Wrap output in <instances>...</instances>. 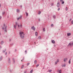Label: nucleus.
Returning <instances> with one entry per match:
<instances>
[{"instance_id":"nucleus-45","label":"nucleus","mask_w":73,"mask_h":73,"mask_svg":"<svg viewBox=\"0 0 73 73\" xmlns=\"http://www.w3.org/2000/svg\"><path fill=\"white\" fill-rule=\"evenodd\" d=\"M1 58H2V57H1Z\"/></svg>"},{"instance_id":"nucleus-8","label":"nucleus","mask_w":73,"mask_h":73,"mask_svg":"<svg viewBox=\"0 0 73 73\" xmlns=\"http://www.w3.org/2000/svg\"><path fill=\"white\" fill-rule=\"evenodd\" d=\"M67 35L68 36H70V35H71V34L70 33H67Z\"/></svg>"},{"instance_id":"nucleus-18","label":"nucleus","mask_w":73,"mask_h":73,"mask_svg":"<svg viewBox=\"0 0 73 73\" xmlns=\"http://www.w3.org/2000/svg\"><path fill=\"white\" fill-rule=\"evenodd\" d=\"M39 66V64H37L36 65V67H38Z\"/></svg>"},{"instance_id":"nucleus-3","label":"nucleus","mask_w":73,"mask_h":73,"mask_svg":"<svg viewBox=\"0 0 73 73\" xmlns=\"http://www.w3.org/2000/svg\"><path fill=\"white\" fill-rule=\"evenodd\" d=\"M17 26L18 28H20V25H19V23L17 22H16L15 25H14V27L15 29L16 28V27Z\"/></svg>"},{"instance_id":"nucleus-2","label":"nucleus","mask_w":73,"mask_h":73,"mask_svg":"<svg viewBox=\"0 0 73 73\" xmlns=\"http://www.w3.org/2000/svg\"><path fill=\"white\" fill-rule=\"evenodd\" d=\"M3 30H5V32H7V26L5 24L3 25V27H2Z\"/></svg>"},{"instance_id":"nucleus-39","label":"nucleus","mask_w":73,"mask_h":73,"mask_svg":"<svg viewBox=\"0 0 73 73\" xmlns=\"http://www.w3.org/2000/svg\"><path fill=\"white\" fill-rule=\"evenodd\" d=\"M63 1V0H60V1Z\"/></svg>"},{"instance_id":"nucleus-44","label":"nucleus","mask_w":73,"mask_h":73,"mask_svg":"<svg viewBox=\"0 0 73 73\" xmlns=\"http://www.w3.org/2000/svg\"><path fill=\"white\" fill-rule=\"evenodd\" d=\"M21 61H23V60H21Z\"/></svg>"},{"instance_id":"nucleus-36","label":"nucleus","mask_w":73,"mask_h":73,"mask_svg":"<svg viewBox=\"0 0 73 73\" xmlns=\"http://www.w3.org/2000/svg\"><path fill=\"white\" fill-rule=\"evenodd\" d=\"M60 8H58V11H59V10H60Z\"/></svg>"},{"instance_id":"nucleus-10","label":"nucleus","mask_w":73,"mask_h":73,"mask_svg":"<svg viewBox=\"0 0 73 73\" xmlns=\"http://www.w3.org/2000/svg\"><path fill=\"white\" fill-rule=\"evenodd\" d=\"M57 7H59L60 6V3H58L57 4Z\"/></svg>"},{"instance_id":"nucleus-42","label":"nucleus","mask_w":73,"mask_h":73,"mask_svg":"<svg viewBox=\"0 0 73 73\" xmlns=\"http://www.w3.org/2000/svg\"><path fill=\"white\" fill-rule=\"evenodd\" d=\"M5 55H6V54H7V53H5Z\"/></svg>"},{"instance_id":"nucleus-13","label":"nucleus","mask_w":73,"mask_h":73,"mask_svg":"<svg viewBox=\"0 0 73 73\" xmlns=\"http://www.w3.org/2000/svg\"><path fill=\"white\" fill-rule=\"evenodd\" d=\"M34 63H35V64H36V63H37V61H36V60H35V61Z\"/></svg>"},{"instance_id":"nucleus-30","label":"nucleus","mask_w":73,"mask_h":73,"mask_svg":"<svg viewBox=\"0 0 73 73\" xmlns=\"http://www.w3.org/2000/svg\"><path fill=\"white\" fill-rule=\"evenodd\" d=\"M20 27L21 28H22V25H21Z\"/></svg>"},{"instance_id":"nucleus-28","label":"nucleus","mask_w":73,"mask_h":73,"mask_svg":"<svg viewBox=\"0 0 73 73\" xmlns=\"http://www.w3.org/2000/svg\"><path fill=\"white\" fill-rule=\"evenodd\" d=\"M64 3V1H62V4H63Z\"/></svg>"},{"instance_id":"nucleus-21","label":"nucleus","mask_w":73,"mask_h":73,"mask_svg":"<svg viewBox=\"0 0 73 73\" xmlns=\"http://www.w3.org/2000/svg\"><path fill=\"white\" fill-rule=\"evenodd\" d=\"M38 38L39 39H41V37L40 36Z\"/></svg>"},{"instance_id":"nucleus-22","label":"nucleus","mask_w":73,"mask_h":73,"mask_svg":"<svg viewBox=\"0 0 73 73\" xmlns=\"http://www.w3.org/2000/svg\"><path fill=\"white\" fill-rule=\"evenodd\" d=\"M26 15H27V16H28V13H26Z\"/></svg>"},{"instance_id":"nucleus-17","label":"nucleus","mask_w":73,"mask_h":73,"mask_svg":"<svg viewBox=\"0 0 73 73\" xmlns=\"http://www.w3.org/2000/svg\"><path fill=\"white\" fill-rule=\"evenodd\" d=\"M24 65H23L22 66V67H21V68L22 69H23V68H24Z\"/></svg>"},{"instance_id":"nucleus-20","label":"nucleus","mask_w":73,"mask_h":73,"mask_svg":"<svg viewBox=\"0 0 73 73\" xmlns=\"http://www.w3.org/2000/svg\"><path fill=\"white\" fill-rule=\"evenodd\" d=\"M56 62H59V60H58V59L57 60Z\"/></svg>"},{"instance_id":"nucleus-43","label":"nucleus","mask_w":73,"mask_h":73,"mask_svg":"<svg viewBox=\"0 0 73 73\" xmlns=\"http://www.w3.org/2000/svg\"><path fill=\"white\" fill-rule=\"evenodd\" d=\"M72 45H73V42L72 43Z\"/></svg>"},{"instance_id":"nucleus-38","label":"nucleus","mask_w":73,"mask_h":73,"mask_svg":"<svg viewBox=\"0 0 73 73\" xmlns=\"http://www.w3.org/2000/svg\"><path fill=\"white\" fill-rule=\"evenodd\" d=\"M1 19V17L0 16V19Z\"/></svg>"},{"instance_id":"nucleus-27","label":"nucleus","mask_w":73,"mask_h":73,"mask_svg":"<svg viewBox=\"0 0 73 73\" xmlns=\"http://www.w3.org/2000/svg\"><path fill=\"white\" fill-rule=\"evenodd\" d=\"M52 72V70H49V72Z\"/></svg>"},{"instance_id":"nucleus-33","label":"nucleus","mask_w":73,"mask_h":73,"mask_svg":"<svg viewBox=\"0 0 73 73\" xmlns=\"http://www.w3.org/2000/svg\"><path fill=\"white\" fill-rule=\"evenodd\" d=\"M53 17H54V19L55 18V16H53Z\"/></svg>"},{"instance_id":"nucleus-6","label":"nucleus","mask_w":73,"mask_h":73,"mask_svg":"<svg viewBox=\"0 0 73 73\" xmlns=\"http://www.w3.org/2000/svg\"><path fill=\"white\" fill-rule=\"evenodd\" d=\"M32 29H33V31H35V29H36L33 26L31 27Z\"/></svg>"},{"instance_id":"nucleus-29","label":"nucleus","mask_w":73,"mask_h":73,"mask_svg":"<svg viewBox=\"0 0 73 73\" xmlns=\"http://www.w3.org/2000/svg\"><path fill=\"white\" fill-rule=\"evenodd\" d=\"M51 27H53V24H52L51 25Z\"/></svg>"},{"instance_id":"nucleus-35","label":"nucleus","mask_w":73,"mask_h":73,"mask_svg":"<svg viewBox=\"0 0 73 73\" xmlns=\"http://www.w3.org/2000/svg\"><path fill=\"white\" fill-rule=\"evenodd\" d=\"M69 21H72V19H70Z\"/></svg>"},{"instance_id":"nucleus-16","label":"nucleus","mask_w":73,"mask_h":73,"mask_svg":"<svg viewBox=\"0 0 73 73\" xmlns=\"http://www.w3.org/2000/svg\"><path fill=\"white\" fill-rule=\"evenodd\" d=\"M3 41H1V44H3Z\"/></svg>"},{"instance_id":"nucleus-1","label":"nucleus","mask_w":73,"mask_h":73,"mask_svg":"<svg viewBox=\"0 0 73 73\" xmlns=\"http://www.w3.org/2000/svg\"><path fill=\"white\" fill-rule=\"evenodd\" d=\"M19 35H20V36L21 38H24V34L23 32H20Z\"/></svg>"},{"instance_id":"nucleus-23","label":"nucleus","mask_w":73,"mask_h":73,"mask_svg":"<svg viewBox=\"0 0 73 73\" xmlns=\"http://www.w3.org/2000/svg\"><path fill=\"white\" fill-rule=\"evenodd\" d=\"M17 12H19V10L17 9Z\"/></svg>"},{"instance_id":"nucleus-37","label":"nucleus","mask_w":73,"mask_h":73,"mask_svg":"<svg viewBox=\"0 0 73 73\" xmlns=\"http://www.w3.org/2000/svg\"><path fill=\"white\" fill-rule=\"evenodd\" d=\"M72 24H73V20L72 22Z\"/></svg>"},{"instance_id":"nucleus-19","label":"nucleus","mask_w":73,"mask_h":73,"mask_svg":"<svg viewBox=\"0 0 73 73\" xmlns=\"http://www.w3.org/2000/svg\"><path fill=\"white\" fill-rule=\"evenodd\" d=\"M57 63H58V62L57 61L56 62H55V64H57Z\"/></svg>"},{"instance_id":"nucleus-7","label":"nucleus","mask_w":73,"mask_h":73,"mask_svg":"<svg viewBox=\"0 0 73 73\" xmlns=\"http://www.w3.org/2000/svg\"><path fill=\"white\" fill-rule=\"evenodd\" d=\"M68 60V58H64V62H66V60Z\"/></svg>"},{"instance_id":"nucleus-24","label":"nucleus","mask_w":73,"mask_h":73,"mask_svg":"<svg viewBox=\"0 0 73 73\" xmlns=\"http://www.w3.org/2000/svg\"><path fill=\"white\" fill-rule=\"evenodd\" d=\"M33 72V71L32 70L30 72V73H32Z\"/></svg>"},{"instance_id":"nucleus-9","label":"nucleus","mask_w":73,"mask_h":73,"mask_svg":"<svg viewBox=\"0 0 73 73\" xmlns=\"http://www.w3.org/2000/svg\"><path fill=\"white\" fill-rule=\"evenodd\" d=\"M52 43H53V44H54L55 43V41H54V40H52Z\"/></svg>"},{"instance_id":"nucleus-5","label":"nucleus","mask_w":73,"mask_h":73,"mask_svg":"<svg viewBox=\"0 0 73 73\" xmlns=\"http://www.w3.org/2000/svg\"><path fill=\"white\" fill-rule=\"evenodd\" d=\"M21 17H22V16H20L17 19V20H20V19H21Z\"/></svg>"},{"instance_id":"nucleus-40","label":"nucleus","mask_w":73,"mask_h":73,"mask_svg":"<svg viewBox=\"0 0 73 73\" xmlns=\"http://www.w3.org/2000/svg\"><path fill=\"white\" fill-rule=\"evenodd\" d=\"M27 50H25V53H27Z\"/></svg>"},{"instance_id":"nucleus-26","label":"nucleus","mask_w":73,"mask_h":73,"mask_svg":"<svg viewBox=\"0 0 73 73\" xmlns=\"http://www.w3.org/2000/svg\"><path fill=\"white\" fill-rule=\"evenodd\" d=\"M41 13V12L40 11H39L38 14H40Z\"/></svg>"},{"instance_id":"nucleus-32","label":"nucleus","mask_w":73,"mask_h":73,"mask_svg":"<svg viewBox=\"0 0 73 73\" xmlns=\"http://www.w3.org/2000/svg\"><path fill=\"white\" fill-rule=\"evenodd\" d=\"M4 13H5V12H3L2 13V14H4Z\"/></svg>"},{"instance_id":"nucleus-25","label":"nucleus","mask_w":73,"mask_h":73,"mask_svg":"<svg viewBox=\"0 0 73 73\" xmlns=\"http://www.w3.org/2000/svg\"><path fill=\"white\" fill-rule=\"evenodd\" d=\"M66 11H68V8L67 7H66Z\"/></svg>"},{"instance_id":"nucleus-12","label":"nucleus","mask_w":73,"mask_h":73,"mask_svg":"<svg viewBox=\"0 0 73 73\" xmlns=\"http://www.w3.org/2000/svg\"><path fill=\"white\" fill-rule=\"evenodd\" d=\"M35 35L36 36H37V32H36L35 33Z\"/></svg>"},{"instance_id":"nucleus-41","label":"nucleus","mask_w":73,"mask_h":73,"mask_svg":"<svg viewBox=\"0 0 73 73\" xmlns=\"http://www.w3.org/2000/svg\"><path fill=\"white\" fill-rule=\"evenodd\" d=\"M1 5L0 4V7H1Z\"/></svg>"},{"instance_id":"nucleus-14","label":"nucleus","mask_w":73,"mask_h":73,"mask_svg":"<svg viewBox=\"0 0 73 73\" xmlns=\"http://www.w3.org/2000/svg\"><path fill=\"white\" fill-rule=\"evenodd\" d=\"M66 66V65L65 64H64V65H62V67H64L65 66Z\"/></svg>"},{"instance_id":"nucleus-31","label":"nucleus","mask_w":73,"mask_h":73,"mask_svg":"<svg viewBox=\"0 0 73 73\" xmlns=\"http://www.w3.org/2000/svg\"><path fill=\"white\" fill-rule=\"evenodd\" d=\"M29 63H27V66H28L29 65Z\"/></svg>"},{"instance_id":"nucleus-34","label":"nucleus","mask_w":73,"mask_h":73,"mask_svg":"<svg viewBox=\"0 0 73 73\" xmlns=\"http://www.w3.org/2000/svg\"><path fill=\"white\" fill-rule=\"evenodd\" d=\"M43 31H45V28H44L43 29Z\"/></svg>"},{"instance_id":"nucleus-15","label":"nucleus","mask_w":73,"mask_h":73,"mask_svg":"<svg viewBox=\"0 0 73 73\" xmlns=\"http://www.w3.org/2000/svg\"><path fill=\"white\" fill-rule=\"evenodd\" d=\"M71 60V59H70L69 61V64H70V62H70V60Z\"/></svg>"},{"instance_id":"nucleus-4","label":"nucleus","mask_w":73,"mask_h":73,"mask_svg":"<svg viewBox=\"0 0 73 73\" xmlns=\"http://www.w3.org/2000/svg\"><path fill=\"white\" fill-rule=\"evenodd\" d=\"M57 72L59 73H61V70H58Z\"/></svg>"},{"instance_id":"nucleus-11","label":"nucleus","mask_w":73,"mask_h":73,"mask_svg":"<svg viewBox=\"0 0 73 73\" xmlns=\"http://www.w3.org/2000/svg\"><path fill=\"white\" fill-rule=\"evenodd\" d=\"M68 46H71L72 45V43H70L68 45Z\"/></svg>"},{"instance_id":"nucleus-46","label":"nucleus","mask_w":73,"mask_h":73,"mask_svg":"<svg viewBox=\"0 0 73 73\" xmlns=\"http://www.w3.org/2000/svg\"><path fill=\"white\" fill-rule=\"evenodd\" d=\"M23 60H24V59H23Z\"/></svg>"}]
</instances>
